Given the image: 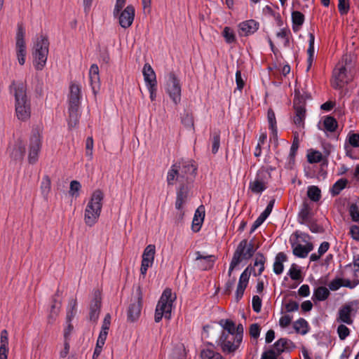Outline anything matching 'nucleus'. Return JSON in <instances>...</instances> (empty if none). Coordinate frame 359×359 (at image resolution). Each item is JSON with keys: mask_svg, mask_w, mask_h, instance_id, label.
I'll list each match as a JSON object with an SVG mask.
<instances>
[{"mask_svg": "<svg viewBox=\"0 0 359 359\" xmlns=\"http://www.w3.org/2000/svg\"><path fill=\"white\" fill-rule=\"evenodd\" d=\"M10 88L15 96V111L17 118L22 121L28 120L31 116V105L27 97L26 86L22 82L13 81Z\"/></svg>", "mask_w": 359, "mask_h": 359, "instance_id": "nucleus-1", "label": "nucleus"}, {"mask_svg": "<svg viewBox=\"0 0 359 359\" xmlns=\"http://www.w3.org/2000/svg\"><path fill=\"white\" fill-rule=\"evenodd\" d=\"M196 170L190 161L181 160L175 162L168 170L166 177L168 184L173 185L180 182L184 185V182L195 175Z\"/></svg>", "mask_w": 359, "mask_h": 359, "instance_id": "nucleus-2", "label": "nucleus"}, {"mask_svg": "<svg viewBox=\"0 0 359 359\" xmlns=\"http://www.w3.org/2000/svg\"><path fill=\"white\" fill-rule=\"evenodd\" d=\"M353 57L351 55H344L333 71L332 86L334 88H341L353 79Z\"/></svg>", "mask_w": 359, "mask_h": 359, "instance_id": "nucleus-3", "label": "nucleus"}, {"mask_svg": "<svg viewBox=\"0 0 359 359\" xmlns=\"http://www.w3.org/2000/svg\"><path fill=\"white\" fill-rule=\"evenodd\" d=\"M104 194L100 190L93 192L84 211V222L88 226L95 225L100 216Z\"/></svg>", "mask_w": 359, "mask_h": 359, "instance_id": "nucleus-4", "label": "nucleus"}, {"mask_svg": "<svg viewBox=\"0 0 359 359\" xmlns=\"http://www.w3.org/2000/svg\"><path fill=\"white\" fill-rule=\"evenodd\" d=\"M49 52V41L46 36H40L34 42L32 48L33 65L38 70H42L46 65Z\"/></svg>", "mask_w": 359, "mask_h": 359, "instance_id": "nucleus-5", "label": "nucleus"}, {"mask_svg": "<svg viewBox=\"0 0 359 359\" xmlns=\"http://www.w3.org/2000/svg\"><path fill=\"white\" fill-rule=\"evenodd\" d=\"M243 339V326L238 324V331L236 334H221L217 340V345L220 346L225 354H234L241 346Z\"/></svg>", "mask_w": 359, "mask_h": 359, "instance_id": "nucleus-6", "label": "nucleus"}, {"mask_svg": "<svg viewBox=\"0 0 359 359\" xmlns=\"http://www.w3.org/2000/svg\"><path fill=\"white\" fill-rule=\"evenodd\" d=\"M256 249L254 248L252 241H248L246 239L242 240L235 250L229 265V273L239 265L243 260H249L252 257Z\"/></svg>", "mask_w": 359, "mask_h": 359, "instance_id": "nucleus-7", "label": "nucleus"}, {"mask_svg": "<svg viewBox=\"0 0 359 359\" xmlns=\"http://www.w3.org/2000/svg\"><path fill=\"white\" fill-rule=\"evenodd\" d=\"M175 299V297H172L170 289L167 288L163 292L155 310L154 320L156 323H159L163 317L168 320L171 318V311Z\"/></svg>", "mask_w": 359, "mask_h": 359, "instance_id": "nucleus-8", "label": "nucleus"}, {"mask_svg": "<svg viewBox=\"0 0 359 359\" xmlns=\"http://www.w3.org/2000/svg\"><path fill=\"white\" fill-rule=\"evenodd\" d=\"M270 179V170L262 167L257 170L254 179L250 180L249 189L255 194L261 195L268 188Z\"/></svg>", "mask_w": 359, "mask_h": 359, "instance_id": "nucleus-9", "label": "nucleus"}, {"mask_svg": "<svg viewBox=\"0 0 359 359\" xmlns=\"http://www.w3.org/2000/svg\"><path fill=\"white\" fill-rule=\"evenodd\" d=\"M165 92L175 105L180 103L182 84L180 79L174 73H170L168 75L165 82Z\"/></svg>", "mask_w": 359, "mask_h": 359, "instance_id": "nucleus-10", "label": "nucleus"}, {"mask_svg": "<svg viewBox=\"0 0 359 359\" xmlns=\"http://www.w3.org/2000/svg\"><path fill=\"white\" fill-rule=\"evenodd\" d=\"M42 137L37 130L32 132L28 145V161L30 164L36 163L41 149Z\"/></svg>", "mask_w": 359, "mask_h": 359, "instance_id": "nucleus-11", "label": "nucleus"}, {"mask_svg": "<svg viewBox=\"0 0 359 359\" xmlns=\"http://www.w3.org/2000/svg\"><path fill=\"white\" fill-rule=\"evenodd\" d=\"M355 306L356 304L351 302L340 307L337 313V322L351 325L355 314Z\"/></svg>", "mask_w": 359, "mask_h": 359, "instance_id": "nucleus-12", "label": "nucleus"}, {"mask_svg": "<svg viewBox=\"0 0 359 359\" xmlns=\"http://www.w3.org/2000/svg\"><path fill=\"white\" fill-rule=\"evenodd\" d=\"M135 11L132 5L127 6L123 10L114 14L115 18L118 20L120 26L124 29L130 27L135 18Z\"/></svg>", "mask_w": 359, "mask_h": 359, "instance_id": "nucleus-13", "label": "nucleus"}, {"mask_svg": "<svg viewBox=\"0 0 359 359\" xmlns=\"http://www.w3.org/2000/svg\"><path fill=\"white\" fill-rule=\"evenodd\" d=\"M156 253V247L154 245H148L144 250L142 259L140 267V273L143 276L147 274L149 268L151 267Z\"/></svg>", "mask_w": 359, "mask_h": 359, "instance_id": "nucleus-14", "label": "nucleus"}, {"mask_svg": "<svg viewBox=\"0 0 359 359\" xmlns=\"http://www.w3.org/2000/svg\"><path fill=\"white\" fill-rule=\"evenodd\" d=\"M196 255L197 266L203 271L211 269L217 259V257L215 255H202L199 251L196 252Z\"/></svg>", "mask_w": 359, "mask_h": 359, "instance_id": "nucleus-15", "label": "nucleus"}, {"mask_svg": "<svg viewBox=\"0 0 359 359\" xmlns=\"http://www.w3.org/2000/svg\"><path fill=\"white\" fill-rule=\"evenodd\" d=\"M238 27L241 36H249L258 30L259 24L255 20H248L240 22Z\"/></svg>", "mask_w": 359, "mask_h": 359, "instance_id": "nucleus-16", "label": "nucleus"}, {"mask_svg": "<svg viewBox=\"0 0 359 359\" xmlns=\"http://www.w3.org/2000/svg\"><path fill=\"white\" fill-rule=\"evenodd\" d=\"M250 276V272L249 271V267H247L241 274L238 283L236 291V299L239 301L243 296L245 288L248 286L249 279Z\"/></svg>", "mask_w": 359, "mask_h": 359, "instance_id": "nucleus-17", "label": "nucleus"}, {"mask_svg": "<svg viewBox=\"0 0 359 359\" xmlns=\"http://www.w3.org/2000/svg\"><path fill=\"white\" fill-rule=\"evenodd\" d=\"M293 254L299 258H305L313 250V245L311 243L302 245L300 243H294L292 245Z\"/></svg>", "mask_w": 359, "mask_h": 359, "instance_id": "nucleus-18", "label": "nucleus"}, {"mask_svg": "<svg viewBox=\"0 0 359 359\" xmlns=\"http://www.w3.org/2000/svg\"><path fill=\"white\" fill-rule=\"evenodd\" d=\"M142 74L146 87L157 86L156 73L149 63L144 64Z\"/></svg>", "mask_w": 359, "mask_h": 359, "instance_id": "nucleus-19", "label": "nucleus"}, {"mask_svg": "<svg viewBox=\"0 0 359 359\" xmlns=\"http://www.w3.org/2000/svg\"><path fill=\"white\" fill-rule=\"evenodd\" d=\"M81 100V87L79 84L72 83L69 87V107H79Z\"/></svg>", "mask_w": 359, "mask_h": 359, "instance_id": "nucleus-20", "label": "nucleus"}, {"mask_svg": "<svg viewBox=\"0 0 359 359\" xmlns=\"http://www.w3.org/2000/svg\"><path fill=\"white\" fill-rule=\"evenodd\" d=\"M205 218V208L203 205H200L195 211L191 229L193 231L198 232L201 229Z\"/></svg>", "mask_w": 359, "mask_h": 359, "instance_id": "nucleus-21", "label": "nucleus"}, {"mask_svg": "<svg viewBox=\"0 0 359 359\" xmlns=\"http://www.w3.org/2000/svg\"><path fill=\"white\" fill-rule=\"evenodd\" d=\"M188 196V189L184 185H182L177 191L175 208L180 211L181 217H182L184 213L182 212L183 205L185 203Z\"/></svg>", "mask_w": 359, "mask_h": 359, "instance_id": "nucleus-22", "label": "nucleus"}, {"mask_svg": "<svg viewBox=\"0 0 359 359\" xmlns=\"http://www.w3.org/2000/svg\"><path fill=\"white\" fill-rule=\"evenodd\" d=\"M25 153V146L21 139H18L11 151V157L15 161H21Z\"/></svg>", "mask_w": 359, "mask_h": 359, "instance_id": "nucleus-23", "label": "nucleus"}, {"mask_svg": "<svg viewBox=\"0 0 359 359\" xmlns=\"http://www.w3.org/2000/svg\"><path fill=\"white\" fill-rule=\"evenodd\" d=\"M295 115L293 118L294 123L301 131L304 128L306 118V109L303 106L295 107Z\"/></svg>", "mask_w": 359, "mask_h": 359, "instance_id": "nucleus-24", "label": "nucleus"}, {"mask_svg": "<svg viewBox=\"0 0 359 359\" xmlns=\"http://www.w3.org/2000/svg\"><path fill=\"white\" fill-rule=\"evenodd\" d=\"M89 78L93 91L95 93L96 89L98 88L100 86L99 67L97 65L93 64L90 66L89 69Z\"/></svg>", "mask_w": 359, "mask_h": 359, "instance_id": "nucleus-25", "label": "nucleus"}, {"mask_svg": "<svg viewBox=\"0 0 359 359\" xmlns=\"http://www.w3.org/2000/svg\"><path fill=\"white\" fill-rule=\"evenodd\" d=\"M219 325L225 330L222 334H236L238 331V325H236L231 320L225 319L219 321Z\"/></svg>", "mask_w": 359, "mask_h": 359, "instance_id": "nucleus-26", "label": "nucleus"}, {"mask_svg": "<svg viewBox=\"0 0 359 359\" xmlns=\"http://www.w3.org/2000/svg\"><path fill=\"white\" fill-rule=\"evenodd\" d=\"M318 126L320 130H323L325 132L332 133L335 131L337 127V122L333 117L327 116L324 118L323 127H321L320 124H318Z\"/></svg>", "mask_w": 359, "mask_h": 359, "instance_id": "nucleus-27", "label": "nucleus"}, {"mask_svg": "<svg viewBox=\"0 0 359 359\" xmlns=\"http://www.w3.org/2000/svg\"><path fill=\"white\" fill-rule=\"evenodd\" d=\"M201 359H225L219 353L214 350L212 345L201 351Z\"/></svg>", "mask_w": 359, "mask_h": 359, "instance_id": "nucleus-28", "label": "nucleus"}, {"mask_svg": "<svg viewBox=\"0 0 359 359\" xmlns=\"http://www.w3.org/2000/svg\"><path fill=\"white\" fill-rule=\"evenodd\" d=\"M304 15L300 11H293L292 13V29L294 32H298L304 22Z\"/></svg>", "mask_w": 359, "mask_h": 359, "instance_id": "nucleus-29", "label": "nucleus"}, {"mask_svg": "<svg viewBox=\"0 0 359 359\" xmlns=\"http://www.w3.org/2000/svg\"><path fill=\"white\" fill-rule=\"evenodd\" d=\"M309 48L307 49V54H308V59H307V71L309 70L311 68L313 58H314V54H315V48H314V41H315V36L314 34L311 32L309 34Z\"/></svg>", "mask_w": 359, "mask_h": 359, "instance_id": "nucleus-30", "label": "nucleus"}, {"mask_svg": "<svg viewBox=\"0 0 359 359\" xmlns=\"http://www.w3.org/2000/svg\"><path fill=\"white\" fill-rule=\"evenodd\" d=\"M287 256L283 252H279L275 258L273 263V272L277 274H281L283 271V262H286Z\"/></svg>", "mask_w": 359, "mask_h": 359, "instance_id": "nucleus-31", "label": "nucleus"}, {"mask_svg": "<svg viewBox=\"0 0 359 359\" xmlns=\"http://www.w3.org/2000/svg\"><path fill=\"white\" fill-rule=\"evenodd\" d=\"M267 121L269 123V129L270 130L272 136L273 137H277L278 129L276 118L275 113L271 109H269L267 111Z\"/></svg>", "mask_w": 359, "mask_h": 359, "instance_id": "nucleus-32", "label": "nucleus"}, {"mask_svg": "<svg viewBox=\"0 0 359 359\" xmlns=\"http://www.w3.org/2000/svg\"><path fill=\"white\" fill-rule=\"evenodd\" d=\"M330 296V291L325 287L320 286L314 290L313 294V301L322 302L327 299Z\"/></svg>", "mask_w": 359, "mask_h": 359, "instance_id": "nucleus-33", "label": "nucleus"}, {"mask_svg": "<svg viewBox=\"0 0 359 359\" xmlns=\"http://www.w3.org/2000/svg\"><path fill=\"white\" fill-rule=\"evenodd\" d=\"M68 126L69 128H74L79 118V107H69Z\"/></svg>", "mask_w": 359, "mask_h": 359, "instance_id": "nucleus-34", "label": "nucleus"}, {"mask_svg": "<svg viewBox=\"0 0 359 359\" xmlns=\"http://www.w3.org/2000/svg\"><path fill=\"white\" fill-rule=\"evenodd\" d=\"M311 218V208L309 205L304 203L298 215V219L301 224H306Z\"/></svg>", "mask_w": 359, "mask_h": 359, "instance_id": "nucleus-35", "label": "nucleus"}, {"mask_svg": "<svg viewBox=\"0 0 359 359\" xmlns=\"http://www.w3.org/2000/svg\"><path fill=\"white\" fill-rule=\"evenodd\" d=\"M265 262L266 258L262 253L258 252L256 254L255 257L254 266L258 267V271L257 273L255 272L254 276H260L262 273V272L264 271Z\"/></svg>", "mask_w": 359, "mask_h": 359, "instance_id": "nucleus-36", "label": "nucleus"}, {"mask_svg": "<svg viewBox=\"0 0 359 359\" xmlns=\"http://www.w3.org/2000/svg\"><path fill=\"white\" fill-rule=\"evenodd\" d=\"M307 196L311 201L318 202L321 198V191L317 186H309L307 188Z\"/></svg>", "mask_w": 359, "mask_h": 359, "instance_id": "nucleus-37", "label": "nucleus"}, {"mask_svg": "<svg viewBox=\"0 0 359 359\" xmlns=\"http://www.w3.org/2000/svg\"><path fill=\"white\" fill-rule=\"evenodd\" d=\"M293 327L297 333L304 335L309 332V324L304 318H299L294 323Z\"/></svg>", "mask_w": 359, "mask_h": 359, "instance_id": "nucleus-38", "label": "nucleus"}, {"mask_svg": "<svg viewBox=\"0 0 359 359\" xmlns=\"http://www.w3.org/2000/svg\"><path fill=\"white\" fill-rule=\"evenodd\" d=\"M348 180L344 178L338 180L332 187L330 191L332 196H337L346 187Z\"/></svg>", "mask_w": 359, "mask_h": 359, "instance_id": "nucleus-39", "label": "nucleus"}, {"mask_svg": "<svg viewBox=\"0 0 359 359\" xmlns=\"http://www.w3.org/2000/svg\"><path fill=\"white\" fill-rule=\"evenodd\" d=\"M226 43L231 44L236 41V36L234 30L230 27H224L222 32Z\"/></svg>", "mask_w": 359, "mask_h": 359, "instance_id": "nucleus-40", "label": "nucleus"}, {"mask_svg": "<svg viewBox=\"0 0 359 359\" xmlns=\"http://www.w3.org/2000/svg\"><path fill=\"white\" fill-rule=\"evenodd\" d=\"M16 56L18 61L20 65L25 63V57L27 55L26 44L15 45Z\"/></svg>", "mask_w": 359, "mask_h": 359, "instance_id": "nucleus-41", "label": "nucleus"}, {"mask_svg": "<svg viewBox=\"0 0 359 359\" xmlns=\"http://www.w3.org/2000/svg\"><path fill=\"white\" fill-rule=\"evenodd\" d=\"M140 304L134 303L130 305L128 311V318L131 321H135L140 313Z\"/></svg>", "mask_w": 359, "mask_h": 359, "instance_id": "nucleus-42", "label": "nucleus"}, {"mask_svg": "<svg viewBox=\"0 0 359 359\" xmlns=\"http://www.w3.org/2000/svg\"><path fill=\"white\" fill-rule=\"evenodd\" d=\"M51 188V182L48 176L46 175L42 178L41 183V191L45 198H48Z\"/></svg>", "mask_w": 359, "mask_h": 359, "instance_id": "nucleus-43", "label": "nucleus"}, {"mask_svg": "<svg viewBox=\"0 0 359 359\" xmlns=\"http://www.w3.org/2000/svg\"><path fill=\"white\" fill-rule=\"evenodd\" d=\"M307 160L310 163H320L323 160V154L319 151L311 149L307 154Z\"/></svg>", "mask_w": 359, "mask_h": 359, "instance_id": "nucleus-44", "label": "nucleus"}, {"mask_svg": "<svg viewBox=\"0 0 359 359\" xmlns=\"http://www.w3.org/2000/svg\"><path fill=\"white\" fill-rule=\"evenodd\" d=\"M25 33L26 30L24 25L22 24H18L15 36V45L25 44Z\"/></svg>", "mask_w": 359, "mask_h": 359, "instance_id": "nucleus-45", "label": "nucleus"}, {"mask_svg": "<svg viewBox=\"0 0 359 359\" xmlns=\"http://www.w3.org/2000/svg\"><path fill=\"white\" fill-rule=\"evenodd\" d=\"M76 301L74 299H71L69 302L68 306H67V321L72 322V319L74 318V316L76 313Z\"/></svg>", "mask_w": 359, "mask_h": 359, "instance_id": "nucleus-46", "label": "nucleus"}, {"mask_svg": "<svg viewBox=\"0 0 359 359\" xmlns=\"http://www.w3.org/2000/svg\"><path fill=\"white\" fill-rule=\"evenodd\" d=\"M81 189V183L77 180H72L70 182L69 194L71 196L77 198Z\"/></svg>", "mask_w": 359, "mask_h": 359, "instance_id": "nucleus-47", "label": "nucleus"}, {"mask_svg": "<svg viewBox=\"0 0 359 359\" xmlns=\"http://www.w3.org/2000/svg\"><path fill=\"white\" fill-rule=\"evenodd\" d=\"M287 275L293 280H299L302 278L301 271L297 266L293 264L287 272Z\"/></svg>", "mask_w": 359, "mask_h": 359, "instance_id": "nucleus-48", "label": "nucleus"}, {"mask_svg": "<svg viewBox=\"0 0 359 359\" xmlns=\"http://www.w3.org/2000/svg\"><path fill=\"white\" fill-rule=\"evenodd\" d=\"M169 359H186L184 348L182 347H176L173 348Z\"/></svg>", "mask_w": 359, "mask_h": 359, "instance_id": "nucleus-49", "label": "nucleus"}, {"mask_svg": "<svg viewBox=\"0 0 359 359\" xmlns=\"http://www.w3.org/2000/svg\"><path fill=\"white\" fill-rule=\"evenodd\" d=\"M288 342V340L285 338H281L276 341L275 344H273V348L275 351L278 353H280L285 351L286 348L287 344Z\"/></svg>", "mask_w": 359, "mask_h": 359, "instance_id": "nucleus-50", "label": "nucleus"}, {"mask_svg": "<svg viewBox=\"0 0 359 359\" xmlns=\"http://www.w3.org/2000/svg\"><path fill=\"white\" fill-rule=\"evenodd\" d=\"M228 276H229V279L225 284L224 290H225L226 293L229 294V293H231V292L235 285L236 278L234 276H232V272L231 273H229V271H228Z\"/></svg>", "mask_w": 359, "mask_h": 359, "instance_id": "nucleus-51", "label": "nucleus"}, {"mask_svg": "<svg viewBox=\"0 0 359 359\" xmlns=\"http://www.w3.org/2000/svg\"><path fill=\"white\" fill-rule=\"evenodd\" d=\"M337 334L341 340H344L350 334V330L341 323L337 327Z\"/></svg>", "mask_w": 359, "mask_h": 359, "instance_id": "nucleus-52", "label": "nucleus"}, {"mask_svg": "<svg viewBox=\"0 0 359 359\" xmlns=\"http://www.w3.org/2000/svg\"><path fill=\"white\" fill-rule=\"evenodd\" d=\"M329 290L336 291L343 287V279L337 278L332 280L328 285Z\"/></svg>", "mask_w": 359, "mask_h": 359, "instance_id": "nucleus-53", "label": "nucleus"}, {"mask_svg": "<svg viewBox=\"0 0 359 359\" xmlns=\"http://www.w3.org/2000/svg\"><path fill=\"white\" fill-rule=\"evenodd\" d=\"M338 9L341 15L346 14L349 11L348 0H339Z\"/></svg>", "mask_w": 359, "mask_h": 359, "instance_id": "nucleus-54", "label": "nucleus"}, {"mask_svg": "<svg viewBox=\"0 0 359 359\" xmlns=\"http://www.w3.org/2000/svg\"><path fill=\"white\" fill-rule=\"evenodd\" d=\"M0 348H8V334L6 330H3L0 334Z\"/></svg>", "mask_w": 359, "mask_h": 359, "instance_id": "nucleus-55", "label": "nucleus"}, {"mask_svg": "<svg viewBox=\"0 0 359 359\" xmlns=\"http://www.w3.org/2000/svg\"><path fill=\"white\" fill-rule=\"evenodd\" d=\"M252 306L253 309V311L256 313H259L262 308V299L261 298L255 295L252 297Z\"/></svg>", "mask_w": 359, "mask_h": 359, "instance_id": "nucleus-56", "label": "nucleus"}, {"mask_svg": "<svg viewBox=\"0 0 359 359\" xmlns=\"http://www.w3.org/2000/svg\"><path fill=\"white\" fill-rule=\"evenodd\" d=\"M274 204H275V199H271L266 208H265V210L261 213V215H259L260 217H262V218H264L265 220L266 219V218L269 216V215L271 214L272 210H273V208L274 206Z\"/></svg>", "mask_w": 359, "mask_h": 359, "instance_id": "nucleus-57", "label": "nucleus"}, {"mask_svg": "<svg viewBox=\"0 0 359 359\" xmlns=\"http://www.w3.org/2000/svg\"><path fill=\"white\" fill-rule=\"evenodd\" d=\"M350 215L353 222H359V209L356 205H351L350 207Z\"/></svg>", "mask_w": 359, "mask_h": 359, "instance_id": "nucleus-58", "label": "nucleus"}, {"mask_svg": "<svg viewBox=\"0 0 359 359\" xmlns=\"http://www.w3.org/2000/svg\"><path fill=\"white\" fill-rule=\"evenodd\" d=\"M220 145V137L218 134H215L212 139V151L213 154H216L219 148Z\"/></svg>", "mask_w": 359, "mask_h": 359, "instance_id": "nucleus-59", "label": "nucleus"}, {"mask_svg": "<svg viewBox=\"0 0 359 359\" xmlns=\"http://www.w3.org/2000/svg\"><path fill=\"white\" fill-rule=\"evenodd\" d=\"M285 307L287 312H294L299 310V305L298 302L293 300H290L285 304Z\"/></svg>", "mask_w": 359, "mask_h": 359, "instance_id": "nucleus-60", "label": "nucleus"}, {"mask_svg": "<svg viewBox=\"0 0 359 359\" xmlns=\"http://www.w3.org/2000/svg\"><path fill=\"white\" fill-rule=\"evenodd\" d=\"M349 144L353 147H359V134L353 133L348 136Z\"/></svg>", "mask_w": 359, "mask_h": 359, "instance_id": "nucleus-61", "label": "nucleus"}, {"mask_svg": "<svg viewBox=\"0 0 359 359\" xmlns=\"http://www.w3.org/2000/svg\"><path fill=\"white\" fill-rule=\"evenodd\" d=\"M250 334L252 338L257 339L260 334L259 326L257 323L252 324L250 327Z\"/></svg>", "mask_w": 359, "mask_h": 359, "instance_id": "nucleus-62", "label": "nucleus"}, {"mask_svg": "<svg viewBox=\"0 0 359 359\" xmlns=\"http://www.w3.org/2000/svg\"><path fill=\"white\" fill-rule=\"evenodd\" d=\"M350 234L351 238L357 241H359V226L353 225L350 227Z\"/></svg>", "mask_w": 359, "mask_h": 359, "instance_id": "nucleus-63", "label": "nucleus"}, {"mask_svg": "<svg viewBox=\"0 0 359 359\" xmlns=\"http://www.w3.org/2000/svg\"><path fill=\"white\" fill-rule=\"evenodd\" d=\"M349 266L353 267V270L354 277H358L359 276V257L357 258H355L353 264H350Z\"/></svg>", "mask_w": 359, "mask_h": 359, "instance_id": "nucleus-64", "label": "nucleus"}]
</instances>
